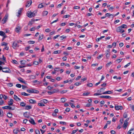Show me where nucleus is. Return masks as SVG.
<instances>
[{
    "mask_svg": "<svg viewBox=\"0 0 134 134\" xmlns=\"http://www.w3.org/2000/svg\"><path fill=\"white\" fill-rule=\"evenodd\" d=\"M7 116L9 118H10L12 116V114L10 113H8L7 114Z\"/></svg>",
    "mask_w": 134,
    "mask_h": 134,
    "instance_id": "35",
    "label": "nucleus"
},
{
    "mask_svg": "<svg viewBox=\"0 0 134 134\" xmlns=\"http://www.w3.org/2000/svg\"><path fill=\"white\" fill-rule=\"evenodd\" d=\"M104 103L105 102L104 101H102L100 102V104H102V105H100V106L101 107H102V105L104 104Z\"/></svg>",
    "mask_w": 134,
    "mask_h": 134,
    "instance_id": "47",
    "label": "nucleus"
},
{
    "mask_svg": "<svg viewBox=\"0 0 134 134\" xmlns=\"http://www.w3.org/2000/svg\"><path fill=\"white\" fill-rule=\"evenodd\" d=\"M14 98L15 100L17 101L21 100V99L15 95H14Z\"/></svg>",
    "mask_w": 134,
    "mask_h": 134,
    "instance_id": "22",
    "label": "nucleus"
},
{
    "mask_svg": "<svg viewBox=\"0 0 134 134\" xmlns=\"http://www.w3.org/2000/svg\"><path fill=\"white\" fill-rule=\"evenodd\" d=\"M28 43L29 44H34L35 43V41H28Z\"/></svg>",
    "mask_w": 134,
    "mask_h": 134,
    "instance_id": "39",
    "label": "nucleus"
},
{
    "mask_svg": "<svg viewBox=\"0 0 134 134\" xmlns=\"http://www.w3.org/2000/svg\"><path fill=\"white\" fill-rule=\"evenodd\" d=\"M20 105L22 107H24L25 106V104L24 103V102H23L21 103Z\"/></svg>",
    "mask_w": 134,
    "mask_h": 134,
    "instance_id": "38",
    "label": "nucleus"
},
{
    "mask_svg": "<svg viewBox=\"0 0 134 134\" xmlns=\"http://www.w3.org/2000/svg\"><path fill=\"white\" fill-rule=\"evenodd\" d=\"M2 59H3V60L4 61V62H6L5 60L6 58L5 57H4V55H2Z\"/></svg>",
    "mask_w": 134,
    "mask_h": 134,
    "instance_id": "63",
    "label": "nucleus"
},
{
    "mask_svg": "<svg viewBox=\"0 0 134 134\" xmlns=\"http://www.w3.org/2000/svg\"><path fill=\"white\" fill-rule=\"evenodd\" d=\"M81 77V76H78L77 78L76 79V80H79Z\"/></svg>",
    "mask_w": 134,
    "mask_h": 134,
    "instance_id": "57",
    "label": "nucleus"
},
{
    "mask_svg": "<svg viewBox=\"0 0 134 134\" xmlns=\"http://www.w3.org/2000/svg\"><path fill=\"white\" fill-rule=\"evenodd\" d=\"M8 19V15H5L2 20V21L3 22V23H5L7 21V20Z\"/></svg>",
    "mask_w": 134,
    "mask_h": 134,
    "instance_id": "8",
    "label": "nucleus"
},
{
    "mask_svg": "<svg viewBox=\"0 0 134 134\" xmlns=\"http://www.w3.org/2000/svg\"><path fill=\"white\" fill-rule=\"evenodd\" d=\"M32 3V1L31 0H30L27 2V3L26 4V7H29Z\"/></svg>",
    "mask_w": 134,
    "mask_h": 134,
    "instance_id": "12",
    "label": "nucleus"
},
{
    "mask_svg": "<svg viewBox=\"0 0 134 134\" xmlns=\"http://www.w3.org/2000/svg\"><path fill=\"white\" fill-rule=\"evenodd\" d=\"M12 63H13L17 64V62L15 60H13L12 61Z\"/></svg>",
    "mask_w": 134,
    "mask_h": 134,
    "instance_id": "61",
    "label": "nucleus"
},
{
    "mask_svg": "<svg viewBox=\"0 0 134 134\" xmlns=\"http://www.w3.org/2000/svg\"><path fill=\"white\" fill-rule=\"evenodd\" d=\"M122 60V59H118L116 60V61L118 62V63L120 62Z\"/></svg>",
    "mask_w": 134,
    "mask_h": 134,
    "instance_id": "59",
    "label": "nucleus"
},
{
    "mask_svg": "<svg viewBox=\"0 0 134 134\" xmlns=\"http://www.w3.org/2000/svg\"><path fill=\"white\" fill-rule=\"evenodd\" d=\"M66 100V99L65 98H62L61 99V102L62 103H64Z\"/></svg>",
    "mask_w": 134,
    "mask_h": 134,
    "instance_id": "29",
    "label": "nucleus"
},
{
    "mask_svg": "<svg viewBox=\"0 0 134 134\" xmlns=\"http://www.w3.org/2000/svg\"><path fill=\"white\" fill-rule=\"evenodd\" d=\"M27 91L30 93H38L39 92V91L33 88H31L30 89L27 90Z\"/></svg>",
    "mask_w": 134,
    "mask_h": 134,
    "instance_id": "2",
    "label": "nucleus"
},
{
    "mask_svg": "<svg viewBox=\"0 0 134 134\" xmlns=\"http://www.w3.org/2000/svg\"><path fill=\"white\" fill-rule=\"evenodd\" d=\"M4 103V101L3 100L0 101V105H2Z\"/></svg>",
    "mask_w": 134,
    "mask_h": 134,
    "instance_id": "62",
    "label": "nucleus"
},
{
    "mask_svg": "<svg viewBox=\"0 0 134 134\" xmlns=\"http://www.w3.org/2000/svg\"><path fill=\"white\" fill-rule=\"evenodd\" d=\"M110 49H108L107 50L105 51L106 54V58L108 59L110 57Z\"/></svg>",
    "mask_w": 134,
    "mask_h": 134,
    "instance_id": "6",
    "label": "nucleus"
},
{
    "mask_svg": "<svg viewBox=\"0 0 134 134\" xmlns=\"http://www.w3.org/2000/svg\"><path fill=\"white\" fill-rule=\"evenodd\" d=\"M128 124V122H126V121L124 122V124L123 125V127L126 129L127 126Z\"/></svg>",
    "mask_w": 134,
    "mask_h": 134,
    "instance_id": "20",
    "label": "nucleus"
},
{
    "mask_svg": "<svg viewBox=\"0 0 134 134\" xmlns=\"http://www.w3.org/2000/svg\"><path fill=\"white\" fill-rule=\"evenodd\" d=\"M36 12L35 11L33 12H29L27 13L26 14L28 17L31 18L35 16L36 15Z\"/></svg>",
    "mask_w": 134,
    "mask_h": 134,
    "instance_id": "1",
    "label": "nucleus"
},
{
    "mask_svg": "<svg viewBox=\"0 0 134 134\" xmlns=\"http://www.w3.org/2000/svg\"><path fill=\"white\" fill-rule=\"evenodd\" d=\"M7 44V43L4 42H3L2 43V46H6Z\"/></svg>",
    "mask_w": 134,
    "mask_h": 134,
    "instance_id": "53",
    "label": "nucleus"
},
{
    "mask_svg": "<svg viewBox=\"0 0 134 134\" xmlns=\"http://www.w3.org/2000/svg\"><path fill=\"white\" fill-rule=\"evenodd\" d=\"M66 36H64L63 35L60 37V38H61V40H62L64 39H65L66 38Z\"/></svg>",
    "mask_w": 134,
    "mask_h": 134,
    "instance_id": "44",
    "label": "nucleus"
},
{
    "mask_svg": "<svg viewBox=\"0 0 134 134\" xmlns=\"http://www.w3.org/2000/svg\"><path fill=\"white\" fill-rule=\"evenodd\" d=\"M40 102L46 104L48 102V100L46 99H43L41 100Z\"/></svg>",
    "mask_w": 134,
    "mask_h": 134,
    "instance_id": "19",
    "label": "nucleus"
},
{
    "mask_svg": "<svg viewBox=\"0 0 134 134\" xmlns=\"http://www.w3.org/2000/svg\"><path fill=\"white\" fill-rule=\"evenodd\" d=\"M33 19H32L31 21L29 22L28 24V25H31L33 23Z\"/></svg>",
    "mask_w": 134,
    "mask_h": 134,
    "instance_id": "30",
    "label": "nucleus"
},
{
    "mask_svg": "<svg viewBox=\"0 0 134 134\" xmlns=\"http://www.w3.org/2000/svg\"><path fill=\"white\" fill-rule=\"evenodd\" d=\"M13 100L12 99H10V100L8 101V104L9 105H12L13 104Z\"/></svg>",
    "mask_w": 134,
    "mask_h": 134,
    "instance_id": "16",
    "label": "nucleus"
},
{
    "mask_svg": "<svg viewBox=\"0 0 134 134\" xmlns=\"http://www.w3.org/2000/svg\"><path fill=\"white\" fill-rule=\"evenodd\" d=\"M61 51H60L58 50V51H54L53 52V53L54 54H57L58 53H61Z\"/></svg>",
    "mask_w": 134,
    "mask_h": 134,
    "instance_id": "27",
    "label": "nucleus"
},
{
    "mask_svg": "<svg viewBox=\"0 0 134 134\" xmlns=\"http://www.w3.org/2000/svg\"><path fill=\"white\" fill-rule=\"evenodd\" d=\"M116 31L118 32H120L121 33H122L125 32L124 30L123 29L120 27H118L116 29Z\"/></svg>",
    "mask_w": 134,
    "mask_h": 134,
    "instance_id": "4",
    "label": "nucleus"
},
{
    "mask_svg": "<svg viewBox=\"0 0 134 134\" xmlns=\"http://www.w3.org/2000/svg\"><path fill=\"white\" fill-rule=\"evenodd\" d=\"M70 15H67L63 16V18H68L70 16Z\"/></svg>",
    "mask_w": 134,
    "mask_h": 134,
    "instance_id": "64",
    "label": "nucleus"
},
{
    "mask_svg": "<svg viewBox=\"0 0 134 134\" xmlns=\"http://www.w3.org/2000/svg\"><path fill=\"white\" fill-rule=\"evenodd\" d=\"M131 64V63L130 62L128 63L126 65H125L124 66V67L125 68H126L128 66H129L130 64Z\"/></svg>",
    "mask_w": 134,
    "mask_h": 134,
    "instance_id": "49",
    "label": "nucleus"
},
{
    "mask_svg": "<svg viewBox=\"0 0 134 134\" xmlns=\"http://www.w3.org/2000/svg\"><path fill=\"white\" fill-rule=\"evenodd\" d=\"M3 109H9L10 110H13L14 109H12V107L9 106H6L2 107Z\"/></svg>",
    "mask_w": 134,
    "mask_h": 134,
    "instance_id": "9",
    "label": "nucleus"
},
{
    "mask_svg": "<svg viewBox=\"0 0 134 134\" xmlns=\"http://www.w3.org/2000/svg\"><path fill=\"white\" fill-rule=\"evenodd\" d=\"M18 80L20 81V82H23V83H25V82L23 81V79L21 78H20L18 79Z\"/></svg>",
    "mask_w": 134,
    "mask_h": 134,
    "instance_id": "56",
    "label": "nucleus"
},
{
    "mask_svg": "<svg viewBox=\"0 0 134 134\" xmlns=\"http://www.w3.org/2000/svg\"><path fill=\"white\" fill-rule=\"evenodd\" d=\"M102 98H104L106 99H109L111 98V97L108 96H102L99 97Z\"/></svg>",
    "mask_w": 134,
    "mask_h": 134,
    "instance_id": "14",
    "label": "nucleus"
},
{
    "mask_svg": "<svg viewBox=\"0 0 134 134\" xmlns=\"http://www.w3.org/2000/svg\"><path fill=\"white\" fill-rule=\"evenodd\" d=\"M90 94V93L89 92H84L83 93V96H87Z\"/></svg>",
    "mask_w": 134,
    "mask_h": 134,
    "instance_id": "34",
    "label": "nucleus"
},
{
    "mask_svg": "<svg viewBox=\"0 0 134 134\" xmlns=\"http://www.w3.org/2000/svg\"><path fill=\"white\" fill-rule=\"evenodd\" d=\"M123 116L124 118H126L127 117V113L125 112L124 113Z\"/></svg>",
    "mask_w": 134,
    "mask_h": 134,
    "instance_id": "40",
    "label": "nucleus"
},
{
    "mask_svg": "<svg viewBox=\"0 0 134 134\" xmlns=\"http://www.w3.org/2000/svg\"><path fill=\"white\" fill-rule=\"evenodd\" d=\"M36 134H40V131L38 130H36L35 131Z\"/></svg>",
    "mask_w": 134,
    "mask_h": 134,
    "instance_id": "50",
    "label": "nucleus"
},
{
    "mask_svg": "<svg viewBox=\"0 0 134 134\" xmlns=\"http://www.w3.org/2000/svg\"><path fill=\"white\" fill-rule=\"evenodd\" d=\"M105 16H106V17L107 16H109V18H110V17L111 16H112V19L114 16H113V15L110 14L109 13H106V14H105Z\"/></svg>",
    "mask_w": 134,
    "mask_h": 134,
    "instance_id": "15",
    "label": "nucleus"
},
{
    "mask_svg": "<svg viewBox=\"0 0 134 134\" xmlns=\"http://www.w3.org/2000/svg\"><path fill=\"white\" fill-rule=\"evenodd\" d=\"M23 10V8H20L19 10H18V15H17V16L18 17H19V15H21V13Z\"/></svg>",
    "mask_w": 134,
    "mask_h": 134,
    "instance_id": "18",
    "label": "nucleus"
},
{
    "mask_svg": "<svg viewBox=\"0 0 134 134\" xmlns=\"http://www.w3.org/2000/svg\"><path fill=\"white\" fill-rule=\"evenodd\" d=\"M2 71L6 73H10V69L7 68H3Z\"/></svg>",
    "mask_w": 134,
    "mask_h": 134,
    "instance_id": "5",
    "label": "nucleus"
},
{
    "mask_svg": "<svg viewBox=\"0 0 134 134\" xmlns=\"http://www.w3.org/2000/svg\"><path fill=\"white\" fill-rule=\"evenodd\" d=\"M21 28L20 26H17L15 28V31L17 32L18 33L20 31V30Z\"/></svg>",
    "mask_w": 134,
    "mask_h": 134,
    "instance_id": "11",
    "label": "nucleus"
},
{
    "mask_svg": "<svg viewBox=\"0 0 134 134\" xmlns=\"http://www.w3.org/2000/svg\"><path fill=\"white\" fill-rule=\"evenodd\" d=\"M112 91H105V92H103L102 93L103 94H110L112 93L113 92H112Z\"/></svg>",
    "mask_w": 134,
    "mask_h": 134,
    "instance_id": "13",
    "label": "nucleus"
},
{
    "mask_svg": "<svg viewBox=\"0 0 134 134\" xmlns=\"http://www.w3.org/2000/svg\"><path fill=\"white\" fill-rule=\"evenodd\" d=\"M55 33V31H53V32H51L49 33V35L50 36H51V35H53V34H54Z\"/></svg>",
    "mask_w": 134,
    "mask_h": 134,
    "instance_id": "60",
    "label": "nucleus"
},
{
    "mask_svg": "<svg viewBox=\"0 0 134 134\" xmlns=\"http://www.w3.org/2000/svg\"><path fill=\"white\" fill-rule=\"evenodd\" d=\"M120 27L122 28H125L127 27V25L125 24H123Z\"/></svg>",
    "mask_w": 134,
    "mask_h": 134,
    "instance_id": "32",
    "label": "nucleus"
},
{
    "mask_svg": "<svg viewBox=\"0 0 134 134\" xmlns=\"http://www.w3.org/2000/svg\"><path fill=\"white\" fill-rule=\"evenodd\" d=\"M39 64V62L36 61H35L33 63V64L37 65Z\"/></svg>",
    "mask_w": 134,
    "mask_h": 134,
    "instance_id": "45",
    "label": "nucleus"
},
{
    "mask_svg": "<svg viewBox=\"0 0 134 134\" xmlns=\"http://www.w3.org/2000/svg\"><path fill=\"white\" fill-rule=\"evenodd\" d=\"M44 7L43 5L42 4V3H41L39 4L38 5V8H41Z\"/></svg>",
    "mask_w": 134,
    "mask_h": 134,
    "instance_id": "36",
    "label": "nucleus"
},
{
    "mask_svg": "<svg viewBox=\"0 0 134 134\" xmlns=\"http://www.w3.org/2000/svg\"><path fill=\"white\" fill-rule=\"evenodd\" d=\"M81 84V83L80 82H76L74 84V85L76 86H79Z\"/></svg>",
    "mask_w": 134,
    "mask_h": 134,
    "instance_id": "52",
    "label": "nucleus"
},
{
    "mask_svg": "<svg viewBox=\"0 0 134 134\" xmlns=\"http://www.w3.org/2000/svg\"><path fill=\"white\" fill-rule=\"evenodd\" d=\"M43 35L40 34V35H39V36L38 40H41L42 39V38L43 37Z\"/></svg>",
    "mask_w": 134,
    "mask_h": 134,
    "instance_id": "26",
    "label": "nucleus"
},
{
    "mask_svg": "<svg viewBox=\"0 0 134 134\" xmlns=\"http://www.w3.org/2000/svg\"><path fill=\"white\" fill-rule=\"evenodd\" d=\"M102 94V93H95L94 94V96H98V95H101Z\"/></svg>",
    "mask_w": 134,
    "mask_h": 134,
    "instance_id": "43",
    "label": "nucleus"
},
{
    "mask_svg": "<svg viewBox=\"0 0 134 134\" xmlns=\"http://www.w3.org/2000/svg\"><path fill=\"white\" fill-rule=\"evenodd\" d=\"M19 42H21V41H15L13 43L12 47L14 48L15 49L16 47H18V44Z\"/></svg>",
    "mask_w": 134,
    "mask_h": 134,
    "instance_id": "3",
    "label": "nucleus"
},
{
    "mask_svg": "<svg viewBox=\"0 0 134 134\" xmlns=\"http://www.w3.org/2000/svg\"><path fill=\"white\" fill-rule=\"evenodd\" d=\"M30 79H34L35 78V76L33 75H31L29 76Z\"/></svg>",
    "mask_w": 134,
    "mask_h": 134,
    "instance_id": "33",
    "label": "nucleus"
},
{
    "mask_svg": "<svg viewBox=\"0 0 134 134\" xmlns=\"http://www.w3.org/2000/svg\"><path fill=\"white\" fill-rule=\"evenodd\" d=\"M16 86L20 88L21 87V86L19 84H16Z\"/></svg>",
    "mask_w": 134,
    "mask_h": 134,
    "instance_id": "54",
    "label": "nucleus"
},
{
    "mask_svg": "<svg viewBox=\"0 0 134 134\" xmlns=\"http://www.w3.org/2000/svg\"><path fill=\"white\" fill-rule=\"evenodd\" d=\"M70 109L68 108H67L65 109V111L67 112H69L70 111Z\"/></svg>",
    "mask_w": 134,
    "mask_h": 134,
    "instance_id": "55",
    "label": "nucleus"
},
{
    "mask_svg": "<svg viewBox=\"0 0 134 134\" xmlns=\"http://www.w3.org/2000/svg\"><path fill=\"white\" fill-rule=\"evenodd\" d=\"M32 107L31 105H27L26 106V110H29L31 109Z\"/></svg>",
    "mask_w": 134,
    "mask_h": 134,
    "instance_id": "24",
    "label": "nucleus"
},
{
    "mask_svg": "<svg viewBox=\"0 0 134 134\" xmlns=\"http://www.w3.org/2000/svg\"><path fill=\"white\" fill-rule=\"evenodd\" d=\"M21 64L22 65H25V62H24V61L23 60H21L20 61Z\"/></svg>",
    "mask_w": 134,
    "mask_h": 134,
    "instance_id": "58",
    "label": "nucleus"
},
{
    "mask_svg": "<svg viewBox=\"0 0 134 134\" xmlns=\"http://www.w3.org/2000/svg\"><path fill=\"white\" fill-rule=\"evenodd\" d=\"M29 102L30 103L35 104L36 103V100L32 99H30L29 100Z\"/></svg>",
    "mask_w": 134,
    "mask_h": 134,
    "instance_id": "17",
    "label": "nucleus"
},
{
    "mask_svg": "<svg viewBox=\"0 0 134 134\" xmlns=\"http://www.w3.org/2000/svg\"><path fill=\"white\" fill-rule=\"evenodd\" d=\"M48 14V12L47 11H43L42 12V14L43 16H46Z\"/></svg>",
    "mask_w": 134,
    "mask_h": 134,
    "instance_id": "23",
    "label": "nucleus"
},
{
    "mask_svg": "<svg viewBox=\"0 0 134 134\" xmlns=\"http://www.w3.org/2000/svg\"><path fill=\"white\" fill-rule=\"evenodd\" d=\"M112 63V62H110L109 63H107L106 65V67H108L109 66H110V65Z\"/></svg>",
    "mask_w": 134,
    "mask_h": 134,
    "instance_id": "31",
    "label": "nucleus"
},
{
    "mask_svg": "<svg viewBox=\"0 0 134 134\" xmlns=\"http://www.w3.org/2000/svg\"><path fill=\"white\" fill-rule=\"evenodd\" d=\"M45 31L47 32H50L51 30L49 29H47L45 30Z\"/></svg>",
    "mask_w": 134,
    "mask_h": 134,
    "instance_id": "51",
    "label": "nucleus"
},
{
    "mask_svg": "<svg viewBox=\"0 0 134 134\" xmlns=\"http://www.w3.org/2000/svg\"><path fill=\"white\" fill-rule=\"evenodd\" d=\"M18 131H19L17 129H15L13 130V132L15 134H17Z\"/></svg>",
    "mask_w": 134,
    "mask_h": 134,
    "instance_id": "48",
    "label": "nucleus"
},
{
    "mask_svg": "<svg viewBox=\"0 0 134 134\" xmlns=\"http://www.w3.org/2000/svg\"><path fill=\"white\" fill-rule=\"evenodd\" d=\"M115 108L116 110H122V107L121 106L115 105Z\"/></svg>",
    "mask_w": 134,
    "mask_h": 134,
    "instance_id": "7",
    "label": "nucleus"
},
{
    "mask_svg": "<svg viewBox=\"0 0 134 134\" xmlns=\"http://www.w3.org/2000/svg\"><path fill=\"white\" fill-rule=\"evenodd\" d=\"M128 134H134V128H131L129 131Z\"/></svg>",
    "mask_w": 134,
    "mask_h": 134,
    "instance_id": "10",
    "label": "nucleus"
},
{
    "mask_svg": "<svg viewBox=\"0 0 134 134\" xmlns=\"http://www.w3.org/2000/svg\"><path fill=\"white\" fill-rule=\"evenodd\" d=\"M67 91V90H63L60 91V93L61 94H63L66 93Z\"/></svg>",
    "mask_w": 134,
    "mask_h": 134,
    "instance_id": "37",
    "label": "nucleus"
},
{
    "mask_svg": "<svg viewBox=\"0 0 134 134\" xmlns=\"http://www.w3.org/2000/svg\"><path fill=\"white\" fill-rule=\"evenodd\" d=\"M3 115V113L2 110L0 109V116H2Z\"/></svg>",
    "mask_w": 134,
    "mask_h": 134,
    "instance_id": "28",
    "label": "nucleus"
},
{
    "mask_svg": "<svg viewBox=\"0 0 134 134\" xmlns=\"http://www.w3.org/2000/svg\"><path fill=\"white\" fill-rule=\"evenodd\" d=\"M38 105L40 106H44L45 105L43 104L42 103H39L38 104Z\"/></svg>",
    "mask_w": 134,
    "mask_h": 134,
    "instance_id": "46",
    "label": "nucleus"
},
{
    "mask_svg": "<svg viewBox=\"0 0 134 134\" xmlns=\"http://www.w3.org/2000/svg\"><path fill=\"white\" fill-rule=\"evenodd\" d=\"M0 35L3 37L6 36L5 35V34L2 31H0Z\"/></svg>",
    "mask_w": 134,
    "mask_h": 134,
    "instance_id": "25",
    "label": "nucleus"
},
{
    "mask_svg": "<svg viewBox=\"0 0 134 134\" xmlns=\"http://www.w3.org/2000/svg\"><path fill=\"white\" fill-rule=\"evenodd\" d=\"M87 86L89 87H91L93 85L91 83H88L87 84Z\"/></svg>",
    "mask_w": 134,
    "mask_h": 134,
    "instance_id": "42",
    "label": "nucleus"
},
{
    "mask_svg": "<svg viewBox=\"0 0 134 134\" xmlns=\"http://www.w3.org/2000/svg\"><path fill=\"white\" fill-rule=\"evenodd\" d=\"M103 54H101V55H99L97 57V58L98 59H99L103 57Z\"/></svg>",
    "mask_w": 134,
    "mask_h": 134,
    "instance_id": "41",
    "label": "nucleus"
},
{
    "mask_svg": "<svg viewBox=\"0 0 134 134\" xmlns=\"http://www.w3.org/2000/svg\"><path fill=\"white\" fill-rule=\"evenodd\" d=\"M29 121L32 124H36V123L35 122L34 120L32 119H31L30 120H29Z\"/></svg>",
    "mask_w": 134,
    "mask_h": 134,
    "instance_id": "21",
    "label": "nucleus"
}]
</instances>
